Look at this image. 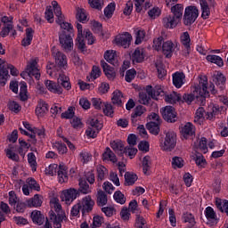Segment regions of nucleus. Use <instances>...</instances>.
<instances>
[{
    "label": "nucleus",
    "mask_w": 228,
    "mask_h": 228,
    "mask_svg": "<svg viewBox=\"0 0 228 228\" xmlns=\"http://www.w3.org/2000/svg\"><path fill=\"white\" fill-rule=\"evenodd\" d=\"M194 92H196V95L193 94H184L183 95V100L184 102L190 104L191 102H193L195 99H199V97H200L201 101H205L206 97H209V93H211L212 95H216L215 84H210L209 86H208V78H200V85L195 87Z\"/></svg>",
    "instance_id": "obj_1"
},
{
    "label": "nucleus",
    "mask_w": 228,
    "mask_h": 228,
    "mask_svg": "<svg viewBox=\"0 0 228 228\" xmlns=\"http://www.w3.org/2000/svg\"><path fill=\"white\" fill-rule=\"evenodd\" d=\"M55 65L48 64L46 66V72L48 76H60V74H65V70L69 69V62L67 61V55L61 52H57L54 55Z\"/></svg>",
    "instance_id": "obj_2"
},
{
    "label": "nucleus",
    "mask_w": 228,
    "mask_h": 228,
    "mask_svg": "<svg viewBox=\"0 0 228 228\" xmlns=\"http://www.w3.org/2000/svg\"><path fill=\"white\" fill-rule=\"evenodd\" d=\"M59 26L63 29L59 35L60 44L67 51H72V45H74V40L72 39V37H74V28L72 24L62 21Z\"/></svg>",
    "instance_id": "obj_3"
},
{
    "label": "nucleus",
    "mask_w": 228,
    "mask_h": 228,
    "mask_svg": "<svg viewBox=\"0 0 228 228\" xmlns=\"http://www.w3.org/2000/svg\"><path fill=\"white\" fill-rule=\"evenodd\" d=\"M184 7L181 4H177L171 7L172 14L167 15L162 20L164 27L168 29H174L183 19V12Z\"/></svg>",
    "instance_id": "obj_4"
},
{
    "label": "nucleus",
    "mask_w": 228,
    "mask_h": 228,
    "mask_svg": "<svg viewBox=\"0 0 228 228\" xmlns=\"http://www.w3.org/2000/svg\"><path fill=\"white\" fill-rule=\"evenodd\" d=\"M221 111L222 109L218 105H210L207 111L204 110V107H200L196 110L195 118L197 120H200V118L204 120H215L220 115Z\"/></svg>",
    "instance_id": "obj_5"
},
{
    "label": "nucleus",
    "mask_w": 228,
    "mask_h": 228,
    "mask_svg": "<svg viewBox=\"0 0 228 228\" xmlns=\"http://www.w3.org/2000/svg\"><path fill=\"white\" fill-rule=\"evenodd\" d=\"M199 18V9L197 6L190 5L185 8L183 14V24L191 26Z\"/></svg>",
    "instance_id": "obj_6"
},
{
    "label": "nucleus",
    "mask_w": 228,
    "mask_h": 228,
    "mask_svg": "<svg viewBox=\"0 0 228 228\" xmlns=\"http://www.w3.org/2000/svg\"><path fill=\"white\" fill-rule=\"evenodd\" d=\"M90 126H91L86 130V136H88V138H97V134L101 133L103 127L102 123L99 121V118H94L90 120Z\"/></svg>",
    "instance_id": "obj_7"
},
{
    "label": "nucleus",
    "mask_w": 228,
    "mask_h": 228,
    "mask_svg": "<svg viewBox=\"0 0 228 228\" xmlns=\"http://www.w3.org/2000/svg\"><path fill=\"white\" fill-rule=\"evenodd\" d=\"M160 113L166 122H168L169 124L177 122V111H175V108L172 106H166L160 109Z\"/></svg>",
    "instance_id": "obj_8"
},
{
    "label": "nucleus",
    "mask_w": 228,
    "mask_h": 228,
    "mask_svg": "<svg viewBox=\"0 0 228 228\" xmlns=\"http://www.w3.org/2000/svg\"><path fill=\"white\" fill-rule=\"evenodd\" d=\"M37 65H38L37 60L30 61L27 65L26 71L20 74L21 77H24V76H29V77H35V79L38 81V79H40V71Z\"/></svg>",
    "instance_id": "obj_9"
},
{
    "label": "nucleus",
    "mask_w": 228,
    "mask_h": 228,
    "mask_svg": "<svg viewBox=\"0 0 228 228\" xmlns=\"http://www.w3.org/2000/svg\"><path fill=\"white\" fill-rule=\"evenodd\" d=\"M177 144V135L173 131H168L166 134L164 142L162 143L163 151H174Z\"/></svg>",
    "instance_id": "obj_10"
},
{
    "label": "nucleus",
    "mask_w": 228,
    "mask_h": 228,
    "mask_svg": "<svg viewBox=\"0 0 228 228\" xmlns=\"http://www.w3.org/2000/svg\"><path fill=\"white\" fill-rule=\"evenodd\" d=\"M49 218L53 223L54 228H61V224L69 220V217H67V215L64 211H61V213L56 214L54 213V211L50 210Z\"/></svg>",
    "instance_id": "obj_11"
},
{
    "label": "nucleus",
    "mask_w": 228,
    "mask_h": 228,
    "mask_svg": "<svg viewBox=\"0 0 228 228\" xmlns=\"http://www.w3.org/2000/svg\"><path fill=\"white\" fill-rule=\"evenodd\" d=\"M77 197H79V192L77 191V189L75 188L65 190L61 195L62 202H65L68 206H70Z\"/></svg>",
    "instance_id": "obj_12"
},
{
    "label": "nucleus",
    "mask_w": 228,
    "mask_h": 228,
    "mask_svg": "<svg viewBox=\"0 0 228 228\" xmlns=\"http://www.w3.org/2000/svg\"><path fill=\"white\" fill-rule=\"evenodd\" d=\"M78 204L81 206L82 215H86V213H92L94 206H95V201L92 200V196L87 195L85 196Z\"/></svg>",
    "instance_id": "obj_13"
},
{
    "label": "nucleus",
    "mask_w": 228,
    "mask_h": 228,
    "mask_svg": "<svg viewBox=\"0 0 228 228\" xmlns=\"http://www.w3.org/2000/svg\"><path fill=\"white\" fill-rule=\"evenodd\" d=\"M131 40H133V36H131L129 32H125L115 37L116 44L120 47H124V49H127V47L131 45Z\"/></svg>",
    "instance_id": "obj_14"
},
{
    "label": "nucleus",
    "mask_w": 228,
    "mask_h": 228,
    "mask_svg": "<svg viewBox=\"0 0 228 228\" xmlns=\"http://www.w3.org/2000/svg\"><path fill=\"white\" fill-rule=\"evenodd\" d=\"M204 213L208 225H216L218 224V216L212 207H207Z\"/></svg>",
    "instance_id": "obj_15"
},
{
    "label": "nucleus",
    "mask_w": 228,
    "mask_h": 228,
    "mask_svg": "<svg viewBox=\"0 0 228 228\" xmlns=\"http://www.w3.org/2000/svg\"><path fill=\"white\" fill-rule=\"evenodd\" d=\"M161 49L164 56L167 59H170L172 58V56H174V51H175V45L174 44V42L168 40L163 42Z\"/></svg>",
    "instance_id": "obj_16"
},
{
    "label": "nucleus",
    "mask_w": 228,
    "mask_h": 228,
    "mask_svg": "<svg viewBox=\"0 0 228 228\" xmlns=\"http://www.w3.org/2000/svg\"><path fill=\"white\" fill-rule=\"evenodd\" d=\"M45 85L49 92L52 94H55L56 95H61L63 94V87L60 86V84L53 81V80H46Z\"/></svg>",
    "instance_id": "obj_17"
},
{
    "label": "nucleus",
    "mask_w": 228,
    "mask_h": 228,
    "mask_svg": "<svg viewBox=\"0 0 228 228\" xmlns=\"http://www.w3.org/2000/svg\"><path fill=\"white\" fill-rule=\"evenodd\" d=\"M101 67L102 68L106 77H108V79H110V81H113V79H115V77H117V73L115 72V68L110 66L104 60L101 61Z\"/></svg>",
    "instance_id": "obj_18"
},
{
    "label": "nucleus",
    "mask_w": 228,
    "mask_h": 228,
    "mask_svg": "<svg viewBox=\"0 0 228 228\" xmlns=\"http://www.w3.org/2000/svg\"><path fill=\"white\" fill-rule=\"evenodd\" d=\"M173 85L175 88H182L184 85V79L186 76L183 72L176 71L173 74Z\"/></svg>",
    "instance_id": "obj_19"
},
{
    "label": "nucleus",
    "mask_w": 228,
    "mask_h": 228,
    "mask_svg": "<svg viewBox=\"0 0 228 228\" xmlns=\"http://www.w3.org/2000/svg\"><path fill=\"white\" fill-rule=\"evenodd\" d=\"M37 117H44L49 111V105L43 100H40L36 107Z\"/></svg>",
    "instance_id": "obj_20"
},
{
    "label": "nucleus",
    "mask_w": 228,
    "mask_h": 228,
    "mask_svg": "<svg viewBox=\"0 0 228 228\" xmlns=\"http://www.w3.org/2000/svg\"><path fill=\"white\" fill-rule=\"evenodd\" d=\"M146 93L151 99H155V101H158V97L163 94V89L160 87H152V86L149 85L146 86Z\"/></svg>",
    "instance_id": "obj_21"
},
{
    "label": "nucleus",
    "mask_w": 228,
    "mask_h": 228,
    "mask_svg": "<svg viewBox=\"0 0 228 228\" xmlns=\"http://www.w3.org/2000/svg\"><path fill=\"white\" fill-rule=\"evenodd\" d=\"M58 180L61 184L69 181V175L67 174V167L60 165L57 171Z\"/></svg>",
    "instance_id": "obj_22"
},
{
    "label": "nucleus",
    "mask_w": 228,
    "mask_h": 228,
    "mask_svg": "<svg viewBox=\"0 0 228 228\" xmlns=\"http://www.w3.org/2000/svg\"><path fill=\"white\" fill-rule=\"evenodd\" d=\"M79 188L77 189V191L78 192V197L81 195H88V193H92V189H90V185L88 183H86V180H79L78 183Z\"/></svg>",
    "instance_id": "obj_23"
},
{
    "label": "nucleus",
    "mask_w": 228,
    "mask_h": 228,
    "mask_svg": "<svg viewBox=\"0 0 228 228\" xmlns=\"http://www.w3.org/2000/svg\"><path fill=\"white\" fill-rule=\"evenodd\" d=\"M135 5V11L137 13H141L142 10H147L151 8V0H134Z\"/></svg>",
    "instance_id": "obj_24"
},
{
    "label": "nucleus",
    "mask_w": 228,
    "mask_h": 228,
    "mask_svg": "<svg viewBox=\"0 0 228 228\" xmlns=\"http://www.w3.org/2000/svg\"><path fill=\"white\" fill-rule=\"evenodd\" d=\"M102 160L103 161H111V163H117V155L111 151L110 147H107L102 153Z\"/></svg>",
    "instance_id": "obj_25"
},
{
    "label": "nucleus",
    "mask_w": 228,
    "mask_h": 228,
    "mask_svg": "<svg viewBox=\"0 0 228 228\" xmlns=\"http://www.w3.org/2000/svg\"><path fill=\"white\" fill-rule=\"evenodd\" d=\"M182 133L186 139L190 138V136H193V134H195V126L190 122L186 123L182 129Z\"/></svg>",
    "instance_id": "obj_26"
},
{
    "label": "nucleus",
    "mask_w": 228,
    "mask_h": 228,
    "mask_svg": "<svg viewBox=\"0 0 228 228\" xmlns=\"http://www.w3.org/2000/svg\"><path fill=\"white\" fill-rule=\"evenodd\" d=\"M200 4L201 7V17L206 20V19H209V15H211V11L209 9V4L206 0H200Z\"/></svg>",
    "instance_id": "obj_27"
},
{
    "label": "nucleus",
    "mask_w": 228,
    "mask_h": 228,
    "mask_svg": "<svg viewBox=\"0 0 228 228\" xmlns=\"http://www.w3.org/2000/svg\"><path fill=\"white\" fill-rule=\"evenodd\" d=\"M193 161H195L198 168H206L208 167V160H206V158L201 153H196L193 156Z\"/></svg>",
    "instance_id": "obj_28"
},
{
    "label": "nucleus",
    "mask_w": 228,
    "mask_h": 228,
    "mask_svg": "<svg viewBox=\"0 0 228 228\" xmlns=\"http://www.w3.org/2000/svg\"><path fill=\"white\" fill-rule=\"evenodd\" d=\"M146 111L147 109H145L143 105L136 106L134 112L131 114L132 124H134L136 122V118H138V117H142V115Z\"/></svg>",
    "instance_id": "obj_29"
},
{
    "label": "nucleus",
    "mask_w": 228,
    "mask_h": 228,
    "mask_svg": "<svg viewBox=\"0 0 228 228\" xmlns=\"http://www.w3.org/2000/svg\"><path fill=\"white\" fill-rule=\"evenodd\" d=\"M103 58L104 60H106V61H108V63H110V65H113L114 67H116L118 63L117 54L115 53V52H113V50L111 51L107 50L104 53Z\"/></svg>",
    "instance_id": "obj_30"
},
{
    "label": "nucleus",
    "mask_w": 228,
    "mask_h": 228,
    "mask_svg": "<svg viewBox=\"0 0 228 228\" xmlns=\"http://www.w3.org/2000/svg\"><path fill=\"white\" fill-rule=\"evenodd\" d=\"M33 33H35V30H33V28H26V38H23L21 41V45H23V47H28V45H31V42H33Z\"/></svg>",
    "instance_id": "obj_31"
},
{
    "label": "nucleus",
    "mask_w": 228,
    "mask_h": 228,
    "mask_svg": "<svg viewBox=\"0 0 228 228\" xmlns=\"http://www.w3.org/2000/svg\"><path fill=\"white\" fill-rule=\"evenodd\" d=\"M182 220L183 224H189L190 226H187V227H191V228L195 227V224H197V222H195V216L188 212L183 214Z\"/></svg>",
    "instance_id": "obj_32"
},
{
    "label": "nucleus",
    "mask_w": 228,
    "mask_h": 228,
    "mask_svg": "<svg viewBox=\"0 0 228 228\" xmlns=\"http://www.w3.org/2000/svg\"><path fill=\"white\" fill-rule=\"evenodd\" d=\"M145 60V55H143V50L136 48L132 54V61L134 63H142Z\"/></svg>",
    "instance_id": "obj_33"
},
{
    "label": "nucleus",
    "mask_w": 228,
    "mask_h": 228,
    "mask_svg": "<svg viewBox=\"0 0 228 228\" xmlns=\"http://www.w3.org/2000/svg\"><path fill=\"white\" fill-rule=\"evenodd\" d=\"M216 206L221 213H225L228 216V200L218 199L216 200Z\"/></svg>",
    "instance_id": "obj_34"
},
{
    "label": "nucleus",
    "mask_w": 228,
    "mask_h": 228,
    "mask_svg": "<svg viewBox=\"0 0 228 228\" xmlns=\"http://www.w3.org/2000/svg\"><path fill=\"white\" fill-rule=\"evenodd\" d=\"M58 77V81L59 83H61V86L64 87L65 90H70V88H72V86L70 85V82L69 81V77H67V75H65V73H59V75H57Z\"/></svg>",
    "instance_id": "obj_35"
},
{
    "label": "nucleus",
    "mask_w": 228,
    "mask_h": 228,
    "mask_svg": "<svg viewBox=\"0 0 228 228\" xmlns=\"http://www.w3.org/2000/svg\"><path fill=\"white\" fill-rule=\"evenodd\" d=\"M161 123H156L154 121L149 122L146 124V128L151 133V134H154L155 136H158L159 134V126Z\"/></svg>",
    "instance_id": "obj_36"
},
{
    "label": "nucleus",
    "mask_w": 228,
    "mask_h": 228,
    "mask_svg": "<svg viewBox=\"0 0 228 228\" xmlns=\"http://www.w3.org/2000/svg\"><path fill=\"white\" fill-rule=\"evenodd\" d=\"M111 149L118 152V154L122 158L124 156V142L122 141H114L110 143Z\"/></svg>",
    "instance_id": "obj_37"
},
{
    "label": "nucleus",
    "mask_w": 228,
    "mask_h": 228,
    "mask_svg": "<svg viewBox=\"0 0 228 228\" xmlns=\"http://www.w3.org/2000/svg\"><path fill=\"white\" fill-rule=\"evenodd\" d=\"M42 202V196L36 194L32 199L27 201V206H28V208H40Z\"/></svg>",
    "instance_id": "obj_38"
},
{
    "label": "nucleus",
    "mask_w": 228,
    "mask_h": 228,
    "mask_svg": "<svg viewBox=\"0 0 228 228\" xmlns=\"http://www.w3.org/2000/svg\"><path fill=\"white\" fill-rule=\"evenodd\" d=\"M53 149L57 151V152L61 155L67 154L69 152V149L67 148V144L61 142H55L52 145Z\"/></svg>",
    "instance_id": "obj_39"
},
{
    "label": "nucleus",
    "mask_w": 228,
    "mask_h": 228,
    "mask_svg": "<svg viewBox=\"0 0 228 228\" xmlns=\"http://www.w3.org/2000/svg\"><path fill=\"white\" fill-rule=\"evenodd\" d=\"M96 202L100 208L106 206L108 204V195H106V192L98 191Z\"/></svg>",
    "instance_id": "obj_40"
},
{
    "label": "nucleus",
    "mask_w": 228,
    "mask_h": 228,
    "mask_svg": "<svg viewBox=\"0 0 228 228\" xmlns=\"http://www.w3.org/2000/svg\"><path fill=\"white\" fill-rule=\"evenodd\" d=\"M8 70V64L0 69V85L2 86H4V85H6V81H8V77L10 76Z\"/></svg>",
    "instance_id": "obj_41"
},
{
    "label": "nucleus",
    "mask_w": 228,
    "mask_h": 228,
    "mask_svg": "<svg viewBox=\"0 0 228 228\" xmlns=\"http://www.w3.org/2000/svg\"><path fill=\"white\" fill-rule=\"evenodd\" d=\"M28 163L32 169V172H37V167H38V163H37V156L34 152H29L27 155Z\"/></svg>",
    "instance_id": "obj_42"
},
{
    "label": "nucleus",
    "mask_w": 228,
    "mask_h": 228,
    "mask_svg": "<svg viewBox=\"0 0 228 228\" xmlns=\"http://www.w3.org/2000/svg\"><path fill=\"white\" fill-rule=\"evenodd\" d=\"M115 8H117V4L115 2L110 3L103 10V13L107 19H111L113 17V13H115Z\"/></svg>",
    "instance_id": "obj_43"
},
{
    "label": "nucleus",
    "mask_w": 228,
    "mask_h": 228,
    "mask_svg": "<svg viewBox=\"0 0 228 228\" xmlns=\"http://www.w3.org/2000/svg\"><path fill=\"white\" fill-rule=\"evenodd\" d=\"M138 181L136 174L126 172L125 174V182L126 186H133Z\"/></svg>",
    "instance_id": "obj_44"
},
{
    "label": "nucleus",
    "mask_w": 228,
    "mask_h": 228,
    "mask_svg": "<svg viewBox=\"0 0 228 228\" xmlns=\"http://www.w3.org/2000/svg\"><path fill=\"white\" fill-rule=\"evenodd\" d=\"M32 222L37 224V225H42L44 224V216L42 212L36 210L31 213Z\"/></svg>",
    "instance_id": "obj_45"
},
{
    "label": "nucleus",
    "mask_w": 228,
    "mask_h": 228,
    "mask_svg": "<svg viewBox=\"0 0 228 228\" xmlns=\"http://www.w3.org/2000/svg\"><path fill=\"white\" fill-rule=\"evenodd\" d=\"M207 61H210V63H215L217 67H222L224 65V59L218 55H207Z\"/></svg>",
    "instance_id": "obj_46"
},
{
    "label": "nucleus",
    "mask_w": 228,
    "mask_h": 228,
    "mask_svg": "<svg viewBox=\"0 0 228 228\" xmlns=\"http://www.w3.org/2000/svg\"><path fill=\"white\" fill-rule=\"evenodd\" d=\"M197 151L202 152V154H207L208 152V139L206 137H201L199 143L196 145Z\"/></svg>",
    "instance_id": "obj_47"
},
{
    "label": "nucleus",
    "mask_w": 228,
    "mask_h": 228,
    "mask_svg": "<svg viewBox=\"0 0 228 228\" xmlns=\"http://www.w3.org/2000/svg\"><path fill=\"white\" fill-rule=\"evenodd\" d=\"M76 19L78 20V22H82V24H85L86 22V11L83 8H77V13H76Z\"/></svg>",
    "instance_id": "obj_48"
},
{
    "label": "nucleus",
    "mask_w": 228,
    "mask_h": 228,
    "mask_svg": "<svg viewBox=\"0 0 228 228\" xmlns=\"http://www.w3.org/2000/svg\"><path fill=\"white\" fill-rule=\"evenodd\" d=\"M134 227L135 228H149V226L147 225V220H145L143 216H142L140 215H136Z\"/></svg>",
    "instance_id": "obj_49"
},
{
    "label": "nucleus",
    "mask_w": 228,
    "mask_h": 228,
    "mask_svg": "<svg viewBox=\"0 0 228 228\" xmlns=\"http://www.w3.org/2000/svg\"><path fill=\"white\" fill-rule=\"evenodd\" d=\"M171 165L175 170L177 168H183V167H184V159L178 156L173 157Z\"/></svg>",
    "instance_id": "obj_50"
},
{
    "label": "nucleus",
    "mask_w": 228,
    "mask_h": 228,
    "mask_svg": "<svg viewBox=\"0 0 228 228\" xmlns=\"http://www.w3.org/2000/svg\"><path fill=\"white\" fill-rule=\"evenodd\" d=\"M6 156L9 159H12V161L19 162V155L13 152V145L10 144L9 148L5 150Z\"/></svg>",
    "instance_id": "obj_51"
},
{
    "label": "nucleus",
    "mask_w": 228,
    "mask_h": 228,
    "mask_svg": "<svg viewBox=\"0 0 228 228\" xmlns=\"http://www.w3.org/2000/svg\"><path fill=\"white\" fill-rule=\"evenodd\" d=\"M89 6H91L94 10H98L101 12L104 7V3L101 0H87Z\"/></svg>",
    "instance_id": "obj_52"
},
{
    "label": "nucleus",
    "mask_w": 228,
    "mask_h": 228,
    "mask_svg": "<svg viewBox=\"0 0 228 228\" xmlns=\"http://www.w3.org/2000/svg\"><path fill=\"white\" fill-rule=\"evenodd\" d=\"M112 104H116V106H119L122 107V92L120 91H115L113 93V96H112Z\"/></svg>",
    "instance_id": "obj_53"
},
{
    "label": "nucleus",
    "mask_w": 228,
    "mask_h": 228,
    "mask_svg": "<svg viewBox=\"0 0 228 228\" xmlns=\"http://www.w3.org/2000/svg\"><path fill=\"white\" fill-rule=\"evenodd\" d=\"M106 174H108V169H106L103 166L97 167L98 183H102V181H104V178L106 177Z\"/></svg>",
    "instance_id": "obj_54"
},
{
    "label": "nucleus",
    "mask_w": 228,
    "mask_h": 228,
    "mask_svg": "<svg viewBox=\"0 0 228 228\" xmlns=\"http://www.w3.org/2000/svg\"><path fill=\"white\" fill-rule=\"evenodd\" d=\"M45 17L50 24H53V22H54V11L53 10V7H46L45 12Z\"/></svg>",
    "instance_id": "obj_55"
},
{
    "label": "nucleus",
    "mask_w": 228,
    "mask_h": 228,
    "mask_svg": "<svg viewBox=\"0 0 228 228\" xmlns=\"http://www.w3.org/2000/svg\"><path fill=\"white\" fill-rule=\"evenodd\" d=\"M113 199L118 204H126V196H124V193L120 191L114 192Z\"/></svg>",
    "instance_id": "obj_56"
},
{
    "label": "nucleus",
    "mask_w": 228,
    "mask_h": 228,
    "mask_svg": "<svg viewBox=\"0 0 228 228\" xmlns=\"http://www.w3.org/2000/svg\"><path fill=\"white\" fill-rule=\"evenodd\" d=\"M13 29V24L9 23L7 25H4V27L2 28V30L0 32V37H2V38H6V37H8V35H10V32Z\"/></svg>",
    "instance_id": "obj_57"
},
{
    "label": "nucleus",
    "mask_w": 228,
    "mask_h": 228,
    "mask_svg": "<svg viewBox=\"0 0 228 228\" xmlns=\"http://www.w3.org/2000/svg\"><path fill=\"white\" fill-rule=\"evenodd\" d=\"M151 101V96L147 94V92H140L139 93V102L140 104H143L147 106Z\"/></svg>",
    "instance_id": "obj_58"
},
{
    "label": "nucleus",
    "mask_w": 228,
    "mask_h": 228,
    "mask_svg": "<svg viewBox=\"0 0 228 228\" xmlns=\"http://www.w3.org/2000/svg\"><path fill=\"white\" fill-rule=\"evenodd\" d=\"M77 47L81 51V53H85V49H86V44L85 43V37L77 35Z\"/></svg>",
    "instance_id": "obj_59"
},
{
    "label": "nucleus",
    "mask_w": 228,
    "mask_h": 228,
    "mask_svg": "<svg viewBox=\"0 0 228 228\" xmlns=\"http://www.w3.org/2000/svg\"><path fill=\"white\" fill-rule=\"evenodd\" d=\"M78 158L81 163L86 165L92 159V155L88 151H81Z\"/></svg>",
    "instance_id": "obj_60"
},
{
    "label": "nucleus",
    "mask_w": 228,
    "mask_h": 228,
    "mask_svg": "<svg viewBox=\"0 0 228 228\" xmlns=\"http://www.w3.org/2000/svg\"><path fill=\"white\" fill-rule=\"evenodd\" d=\"M101 68L99 66H93L91 70V81H95L98 77H101Z\"/></svg>",
    "instance_id": "obj_61"
},
{
    "label": "nucleus",
    "mask_w": 228,
    "mask_h": 228,
    "mask_svg": "<svg viewBox=\"0 0 228 228\" xmlns=\"http://www.w3.org/2000/svg\"><path fill=\"white\" fill-rule=\"evenodd\" d=\"M103 113L106 117H110V118H113V113H115L113 105H111V103H106L103 108Z\"/></svg>",
    "instance_id": "obj_62"
},
{
    "label": "nucleus",
    "mask_w": 228,
    "mask_h": 228,
    "mask_svg": "<svg viewBox=\"0 0 228 228\" xmlns=\"http://www.w3.org/2000/svg\"><path fill=\"white\" fill-rule=\"evenodd\" d=\"M135 77H136V69H128L126 72L125 81H126V83H131Z\"/></svg>",
    "instance_id": "obj_63"
},
{
    "label": "nucleus",
    "mask_w": 228,
    "mask_h": 228,
    "mask_svg": "<svg viewBox=\"0 0 228 228\" xmlns=\"http://www.w3.org/2000/svg\"><path fill=\"white\" fill-rule=\"evenodd\" d=\"M74 107H69V109L65 111L62 112L61 117V118H66V119H70L74 118V115H76V112L74 111Z\"/></svg>",
    "instance_id": "obj_64"
}]
</instances>
